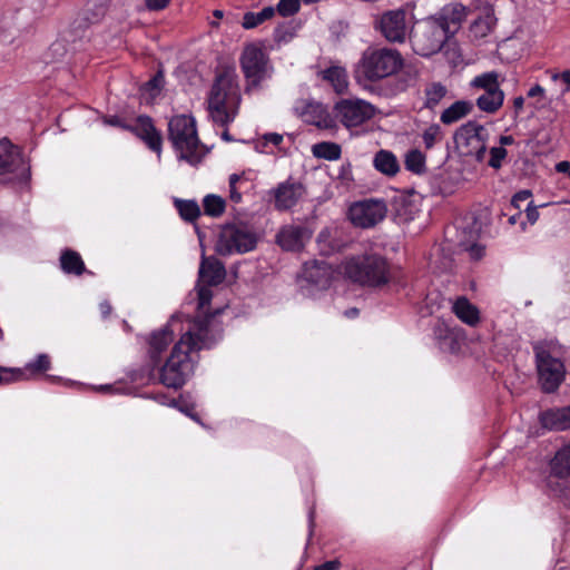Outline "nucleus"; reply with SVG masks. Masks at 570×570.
<instances>
[{
	"label": "nucleus",
	"mask_w": 570,
	"mask_h": 570,
	"mask_svg": "<svg viewBox=\"0 0 570 570\" xmlns=\"http://www.w3.org/2000/svg\"><path fill=\"white\" fill-rule=\"evenodd\" d=\"M105 12H106L105 8L100 6L99 7V12L90 21L91 22L98 21L99 18L105 14Z\"/></svg>",
	"instance_id": "nucleus-64"
},
{
	"label": "nucleus",
	"mask_w": 570,
	"mask_h": 570,
	"mask_svg": "<svg viewBox=\"0 0 570 570\" xmlns=\"http://www.w3.org/2000/svg\"><path fill=\"white\" fill-rule=\"evenodd\" d=\"M175 205L180 217L186 222H194L200 215V208L195 200L177 199Z\"/></svg>",
	"instance_id": "nucleus-39"
},
{
	"label": "nucleus",
	"mask_w": 570,
	"mask_h": 570,
	"mask_svg": "<svg viewBox=\"0 0 570 570\" xmlns=\"http://www.w3.org/2000/svg\"><path fill=\"white\" fill-rule=\"evenodd\" d=\"M375 111L371 102L360 98H343L333 106L335 121L338 120L348 130L371 120Z\"/></svg>",
	"instance_id": "nucleus-12"
},
{
	"label": "nucleus",
	"mask_w": 570,
	"mask_h": 570,
	"mask_svg": "<svg viewBox=\"0 0 570 570\" xmlns=\"http://www.w3.org/2000/svg\"><path fill=\"white\" fill-rule=\"evenodd\" d=\"M382 88L385 97H394L401 92L406 91L409 88L414 87L419 72L411 67H402L396 73H394Z\"/></svg>",
	"instance_id": "nucleus-21"
},
{
	"label": "nucleus",
	"mask_w": 570,
	"mask_h": 570,
	"mask_svg": "<svg viewBox=\"0 0 570 570\" xmlns=\"http://www.w3.org/2000/svg\"><path fill=\"white\" fill-rule=\"evenodd\" d=\"M340 564L337 560H330L315 566L313 570H338Z\"/></svg>",
	"instance_id": "nucleus-55"
},
{
	"label": "nucleus",
	"mask_w": 570,
	"mask_h": 570,
	"mask_svg": "<svg viewBox=\"0 0 570 570\" xmlns=\"http://www.w3.org/2000/svg\"><path fill=\"white\" fill-rule=\"evenodd\" d=\"M504 92L502 89L483 91L476 100V107L487 114H495L503 105Z\"/></svg>",
	"instance_id": "nucleus-29"
},
{
	"label": "nucleus",
	"mask_w": 570,
	"mask_h": 570,
	"mask_svg": "<svg viewBox=\"0 0 570 570\" xmlns=\"http://www.w3.org/2000/svg\"><path fill=\"white\" fill-rule=\"evenodd\" d=\"M538 381L544 393L556 392L566 379V366L563 362L552 356L547 346L542 343L533 345Z\"/></svg>",
	"instance_id": "nucleus-8"
},
{
	"label": "nucleus",
	"mask_w": 570,
	"mask_h": 570,
	"mask_svg": "<svg viewBox=\"0 0 570 570\" xmlns=\"http://www.w3.org/2000/svg\"><path fill=\"white\" fill-rule=\"evenodd\" d=\"M301 0H279L276 6V11L282 17H292L299 11Z\"/></svg>",
	"instance_id": "nucleus-44"
},
{
	"label": "nucleus",
	"mask_w": 570,
	"mask_h": 570,
	"mask_svg": "<svg viewBox=\"0 0 570 570\" xmlns=\"http://www.w3.org/2000/svg\"><path fill=\"white\" fill-rule=\"evenodd\" d=\"M473 102L469 100H458L445 108L440 116L443 125H452L470 115L473 110Z\"/></svg>",
	"instance_id": "nucleus-27"
},
{
	"label": "nucleus",
	"mask_w": 570,
	"mask_h": 570,
	"mask_svg": "<svg viewBox=\"0 0 570 570\" xmlns=\"http://www.w3.org/2000/svg\"><path fill=\"white\" fill-rule=\"evenodd\" d=\"M528 97L529 98H534V97H543L544 96V88L540 85H534L532 86L529 91H528Z\"/></svg>",
	"instance_id": "nucleus-57"
},
{
	"label": "nucleus",
	"mask_w": 570,
	"mask_h": 570,
	"mask_svg": "<svg viewBox=\"0 0 570 570\" xmlns=\"http://www.w3.org/2000/svg\"><path fill=\"white\" fill-rule=\"evenodd\" d=\"M175 322L176 318L171 317V320L163 328L155 331L149 335L147 355L149 362L151 363V368L149 370L147 377L154 373V370L160 363L163 353L174 341V332L171 326Z\"/></svg>",
	"instance_id": "nucleus-17"
},
{
	"label": "nucleus",
	"mask_w": 570,
	"mask_h": 570,
	"mask_svg": "<svg viewBox=\"0 0 570 570\" xmlns=\"http://www.w3.org/2000/svg\"><path fill=\"white\" fill-rule=\"evenodd\" d=\"M404 65L401 52L393 48H367L358 62L357 75L367 81L391 78Z\"/></svg>",
	"instance_id": "nucleus-5"
},
{
	"label": "nucleus",
	"mask_w": 570,
	"mask_h": 570,
	"mask_svg": "<svg viewBox=\"0 0 570 570\" xmlns=\"http://www.w3.org/2000/svg\"><path fill=\"white\" fill-rule=\"evenodd\" d=\"M345 316L346 317H355L357 314H358V309L357 308H351V309H347L345 311Z\"/></svg>",
	"instance_id": "nucleus-63"
},
{
	"label": "nucleus",
	"mask_w": 570,
	"mask_h": 570,
	"mask_svg": "<svg viewBox=\"0 0 570 570\" xmlns=\"http://www.w3.org/2000/svg\"><path fill=\"white\" fill-rule=\"evenodd\" d=\"M244 180L243 175L232 174L229 176V198L233 203L242 202V194L238 191L237 185Z\"/></svg>",
	"instance_id": "nucleus-46"
},
{
	"label": "nucleus",
	"mask_w": 570,
	"mask_h": 570,
	"mask_svg": "<svg viewBox=\"0 0 570 570\" xmlns=\"http://www.w3.org/2000/svg\"><path fill=\"white\" fill-rule=\"evenodd\" d=\"M99 309H100L102 317H107L111 313V305L109 304L108 301H104L100 303Z\"/></svg>",
	"instance_id": "nucleus-60"
},
{
	"label": "nucleus",
	"mask_w": 570,
	"mask_h": 570,
	"mask_svg": "<svg viewBox=\"0 0 570 570\" xmlns=\"http://www.w3.org/2000/svg\"><path fill=\"white\" fill-rule=\"evenodd\" d=\"M168 137L179 160L196 166L206 155V149L197 135L196 121L191 116H174L168 122Z\"/></svg>",
	"instance_id": "nucleus-4"
},
{
	"label": "nucleus",
	"mask_w": 570,
	"mask_h": 570,
	"mask_svg": "<svg viewBox=\"0 0 570 570\" xmlns=\"http://www.w3.org/2000/svg\"><path fill=\"white\" fill-rule=\"evenodd\" d=\"M489 156L488 166L493 169H500L508 156V151L501 146H493L489 150Z\"/></svg>",
	"instance_id": "nucleus-42"
},
{
	"label": "nucleus",
	"mask_w": 570,
	"mask_h": 570,
	"mask_svg": "<svg viewBox=\"0 0 570 570\" xmlns=\"http://www.w3.org/2000/svg\"><path fill=\"white\" fill-rule=\"evenodd\" d=\"M198 274L199 279L204 284L214 286L220 284L225 279L226 269L224 264L216 257H206L203 254Z\"/></svg>",
	"instance_id": "nucleus-22"
},
{
	"label": "nucleus",
	"mask_w": 570,
	"mask_h": 570,
	"mask_svg": "<svg viewBox=\"0 0 570 570\" xmlns=\"http://www.w3.org/2000/svg\"><path fill=\"white\" fill-rule=\"evenodd\" d=\"M551 79L553 81H561L564 86L562 89V92H569L570 91V70H563L562 72H554L551 75Z\"/></svg>",
	"instance_id": "nucleus-47"
},
{
	"label": "nucleus",
	"mask_w": 570,
	"mask_h": 570,
	"mask_svg": "<svg viewBox=\"0 0 570 570\" xmlns=\"http://www.w3.org/2000/svg\"><path fill=\"white\" fill-rule=\"evenodd\" d=\"M22 374L19 368L0 366V385L18 382Z\"/></svg>",
	"instance_id": "nucleus-45"
},
{
	"label": "nucleus",
	"mask_w": 570,
	"mask_h": 570,
	"mask_svg": "<svg viewBox=\"0 0 570 570\" xmlns=\"http://www.w3.org/2000/svg\"><path fill=\"white\" fill-rule=\"evenodd\" d=\"M274 40L278 43L287 41L286 30L284 26H279L274 30Z\"/></svg>",
	"instance_id": "nucleus-56"
},
{
	"label": "nucleus",
	"mask_w": 570,
	"mask_h": 570,
	"mask_svg": "<svg viewBox=\"0 0 570 570\" xmlns=\"http://www.w3.org/2000/svg\"><path fill=\"white\" fill-rule=\"evenodd\" d=\"M161 83H163V76L159 73L146 82V88L151 91L153 96H155L159 92Z\"/></svg>",
	"instance_id": "nucleus-49"
},
{
	"label": "nucleus",
	"mask_w": 570,
	"mask_h": 570,
	"mask_svg": "<svg viewBox=\"0 0 570 570\" xmlns=\"http://www.w3.org/2000/svg\"><path fill=\"white\" fill-rule=\"evenodd\" d=\"M323 78L330 81L336 94L342 95L348 88L347 75L344 69L332 67L324 71Z\"/></svg>",
	"instance_id": "nucleus-36"
},
{
	"label": "nucleus",
	"mask_w": 570,
	"mask_h": 570,
	"mask_svg": "<svg viewBox=\"0 0 570 570\" xmlns=\"http://www.w3.org/2000/svg\"><path fill=\"white\" fill-rule=\"evenodd\" d=\"M433 333L442 351L455 353L460 348L459 330L449 327L444 322H438Z\"/></svg>",
	"instance_id": "nucleus-25"
},
{
	"label": "nucleus",
	"mask_w": 570,
	"mask_h": 570,
	"mask_svg": "<svg viewBox=\"0 0 570 570\" xmlns=\"http://www.w3.org/2000/svg\"><path fill=\"white\" fill-rule=\"evenodd\" d=\"M203 206L206 215L218 217L225 212L226 203L223 197L210 194L204 198Z\"/></svg>",
	"instance_id": "nucleus-41"
},
{
	"label": "nucleus",
	"mask_w": 570,
	"mask_h": 570,
	"mask_svg": "<svg viewBox=\"0 0 570 570\" xmlns=\"http://www.w3.org/2000/svg\"><path fill=\"white\" fill-rule=\"evenodd\" d=\"M445 40L446 31L436 22H426L411 35L413 50L422 57L440 51Z\"/></svg>",
	"instance_id": "nucleus-16"
},
{
	"label": "nucleus",
	"mask_w": 570,
	"mask_h": 570,
	"mask_svg": "<svg viewBox=\"0 0 570 570\" xmlns=\"http://www.w3.org/2000/svg\"><path fill=\"white\" fill-rule=\"evenodd\" d=\"M126 129L139 137L149 149L158 154L161 153L163 138L160 132L154 126L153 119L148 116H139L134 125L126 126Z\"/></svg>",
	"instance_id": "nucleus-19"
},
{
	"label": "nucleus",
	"mask_w": 570,
	"mask_h": 570,
	"mask_svg": "<svg viewBox=\"0 0 570 570\" xmlns=\"http://www.w3.org/2000/svg\"><path fill=\"white\" fill-rule=\"evenodd\" d=\"M497 18L493 10L485 9L471 24L470 31L475 39L487 37L494 28Z\"/></svg>",
	"instance_id": "nucleus-30"
},
{
	"label": "nucleus",
	"mask_w": 570,
	"mask_h": 570,
	"mask_svg": "<svg viewBox=\"0 0 570 570\" xmlns=\"http://www.w3.org/2000/svg\"><path fill=\"white\" fill-rule=\"evenodd\" d=\"M405 169L415 175L426 173V156L417 148L407 150L404 155Z\"/></svg>",
	"instance_id": "nucleus-33"
},
{
	"label": "nucleus",
	"mask_w": 570,
	"mask_h": 570,
	"mask_svg": "<svg viewBox=\"0 0 570 570\" xmlns=\"http://www.w3.org/2000/svg\"><path fill=\"white\" fill-rule=\"evenodd\" d=\"M257 237L246 225L227 224L220 229L216 252L223 256L244 254L256 247Z\"/></svg>",
	"instance_id": "nucleus-11"
},
{
	"label": "nucleus",
	"mask_w": 570,
	"mask_h": 570,
	"mask_svg": "<svg viewBox=\"0 0 570 570\" xmlns=\"http://www.w3.org/2000/svg\"><path fill=\"white\" fill-rule=\"evenodd\" d=\"M532 196V193L528 189L518 191L511 199V206H513L517 209L521 208L522 203L529 200V198Z\"/></svg>",
	"instance_id": "nucleus-48"
},
{
	"label": "nucleus",
	"mask_w": 570,
	"mask_h": 570,
	"mask_svg": "<svg viewBox=\"0 0 570 570\" xmlns=\"http://www.w3.org/2000/svg\"><path fill=\"white\" fill-rule=\"evenodd\" d=\"M170 0H146V7L151 11H159L165 9Z\"/></svg>",
	"instance_id": "nucleus-51"
},
{
	"label": "nucleus",
	"mask_w": 570,
	"mask_h": 570,
	"mask_svg": "<svg viewBox=\"0 0 570 570\" xmlns=\"http://www.w3.org/2000/svg\"><path fill=\"white\" fill-rule=\"evenodd\" d=\"M525 215L528 218V222L530 224H534L539 218V212L535 206L532 205V202H530L525 207Z\"/></svg>",
	"instance_id": "nucleus-53"
},
{
	"label": "nucleus",
	"mask_w": 570,
	"mask_h": 570,
	"mask_svg": "<svg viewBox=\"0 0 570 570\" xmlns=\"http://www.w3.org/2000/svg\"><path fill=\"white\" fill-rule=\"evenodd\" d=\"M294 111L304 122L323 130H336L337 122L328 107L313 99H298L294 105Z\"/></svg>",
	"instance_id": "nucleus-15"
},
{
	"label": "nucleus",
	"mask_w": 570,
	"mask_h": 570,
	"mask_svg": "<svg viewBox=\"0 0 570 570\" xmlns=\"http://www.w3.org/2000/svg\"><path fill=\"white\" fill-rule=\"evenodd\" d=\"M342 272L353 283L367 287L386 285L392 277L391 265L380 254H364L346 258Z\"/></svg>",
	"instance_id": "nucleus-3"
},
{
	"label": "nucleus",
	"mask_w": 570,
	"mask_h": 570,
	"mask_svg": "<svg viewBox=\"0 0 570 570\" xmlns=\"http://www.w3.org/2000/svg\"><path fill=\"white\" fill-rule=\"evenodd\" d=\"M422 141L424 145V148L426 150L432 149L436 144L441 142L444 135L442 131V128L438 124H431L429 125L423 131H422Z\"/></svg>",
	"instance_id": "nucleus-40"
},
{
	"label": "nucleus",
	"mask_w": 570,
	"mask_h": 570,
	"mask_svg": "<svg viewBox=\"0 0 570 570\" xmlns=\"http://www.w3.org/2000/svg\"><path fill=\"white\" fill-rule=\"evenodd\" d=\"M548 485L553 495L559 498L568 509L564 514L568 520L564 540L570 542V442L562 446L552 459Z\"/></svg>",
	"instance_id": "nucleus-6"
},
{
	"label": "nucleus",
	"mask_w": 570,
	"mask_h": 570,
	"mask_svg": "<svg viewBox=\"0 0 570 570\" xmlns=\"http://www.w3.org/2000/svg\"><path fill=\"white\" fill-rule=\"evenodd\" d=\"M302 195L303 187L301 184L283 183L275 189V207L278 210H287L296 205Z\"/></svg>",
	"instance_id": "nucleus-24"
},
{
	"label": "nucleus",
	"mask_w": 570,
	"mask_h": 570,
	"mask_svg": "<svg viewBox=\"0 0 570 570\" xmlns=\"http://www.w3.org/2000/svg\"><path fill=\"white\" fill-rule=\"evenodd\" d=\"M448 89L441 82L428 83L424 88L423 107L430 110L435 109L446 96Z\"/></svg>",
	"instance_id": "nucleus-32"
},
{
	"label": "nucleus",
	"mask_w": 570,
	"mask_h": 570,
	"mask_svg": "<svg viewBox=\"0 0 570 570\" xmlns=\"http://www.w3.org/2000/svg\"><path fill=\"white\" fill-rule=\"evenodd\" d=\"M22 371L21 377L19 381H28L32 379L35 375L43 373L50 368V358L47 354H39L36 360L26 364L24 367H18Z\"/></svg>",
	"instance_id": "nucleus-34"
},
{
	"label": "nucleus",
	"mask_w": 570,
	"mask_h": 570,
	"mask_svg": "<svg viewBox=\"0 0 570 570\" xmlns=\"http://www.w3.org/2000/svg\"><path fill=\"white\" fill-rule=\"evenodd\" d=\"M387 206L383 199L367 198L354 202L348 208V218L355 227L372 228L386 216Z\"/></svg>",
	"instance_id": "nucleus-14"
},
{
	"label": "nucleus",
	"mask_w": 570,
	"mask_h": 570,
	"mask_svg": "<svg viewBox=\"0 0 570 570\" xmlns=\"http://www.w3.org/2000/svg\"><path fill=\"white\" fill-rule=\"evenodd\" d=\"M311 237V230L304 225L289 224L283 226L278 230L276 235V243L284 250L299 252L304 248L306 242H308Z\"/></svg>",
	"instance_id": "nucleus-18"
},
{
	"label": "nucleus",
	"mask_w": 570,
	"mask_h": 570,
	"mask_svg": "<svg viewBox=\"0 0 570 570\" xmlns=\"http://www.w3.org/2000/svg\"><path fill=\"white\" fill-rule=\"evenodd\" d=\"M489 138L488 128L476 121L463 124L453 136L454 144L462 155L473 157L479 163L485 158Z\"/></svg>",
	"instance_id": "nucleus-10"
},
{
	"label": "nucleus",
	"mask_w": 570,
	"mask_h": 570,
	"mask_svg": "<svg viewBox=\"0 0 570 570\" xmlns=\"http://www.w3.org/2000/svg\"><path fill=\"white\" fill-rule=\"evenodd\" d=\"M499 146L505 148V146H511L515 142L513 136L511 135H501L498 139Z\"/></svg>",
	"instance_id": "nucleus-58"
},
{
	"label": "nucleus",
	"mask_w": 570,
	"mask_h": 570,
	"mask_svg": "<svg viewBox=\"0 0 570 570\" xmlns=\"http://www.w3.org/2000/svg\"><path fill=\"white\" fill-rule=\"evenodd\" d=\"M239 62L246 79V91L259 89L262 83L272 77L273 67L269 59L264 50L256 45L245 47Z\"/></svg>",
	"instance_id": "nucleus-9"
},
{
	"label": "nucleus",
	"mask_w": 570,
	"mask_h": 570,
	"mask_svg": "<svg viewBox=\"0 0 570 570\" xmlns=\"http://www.w3.org/2000/svg\"><path fill=\"white\" fill-rule=\"evenodd\" d=\"M373 26L386 41L403 43L413 32V14L405 7L386 10L375 18Z\"/></svg>",
	"instance_id": "nucleus-7"
},
{
	"label": "nucleus",
	"mask_w": 570,
	"mask_h": 570,
	"mask_svg": "<svg viewBox=\"0 0 570 570\" xmlns=\"http://www.w3.org/2000/svg\"><path fill=\"white\" fill-rule=\"evenodd\" d=\"M446 299L439 292H431L424 299L425 308L429 314L439 312L445 304Z\"/></svg>",
	"instance_id": "nucleus-43"
},
{
	"label": "nucleus",
	"mask_w": 570,
	"mask_h": 570,
	"mask_svg": "<svg viewBox=\"0 0 570 570\" xmlns=\"http://www.w3.org/2000/svg\"><path fill=\"white\" fill-rule=\"evenodd\" d=\"M265 144L278 146L283 141V136L277 132H268L263 136Z\"/></svg>",
	"instance_id": "nucleus-54"
},
{
	"label": "nucleus",
	"mask_w": 570,
	"mask_h": 570,
	"mask_svg": "<svg viewBox=\"0 0 570 570\" xmlns=\"http://www.w3.org/2000/svg\"><path fill=\"white\" fill-rule=\"evenodd\" d=\"M106 122L111 125V126L121 127L124 129H126V126H127V125L122 124L121 120L118 117H111V118L107 119Z\"/></svg>",
	"instance_id": "nucleus-62"
},
{
	"label": "nucleus",
	"mask_w": 570,
	"mask_h": 570,
	"mask_svg": "<svg viewBox=\"0 0 570 570\" xmlns=\"http://www.w3.org/2000/svg\"><path fill=\"white\" fill-rule=\"evenodd\" d=\"M452 312L455 316L469 326H476L480 323V311L465 296L456 298L452 303Z\"/></svg>",
	"instance_id": "nucleus-26"
},
{
	"label": "nucleus",
	"mask_w": 570,
	"mask_h": 570,
	"mask_svg": "<svg viewBox=\"0 0 570 570\" xmlns=\"http://www.w3.org/2000/svg\"><path fill=\"white\" fill-rule=\"evenodd\" d=\"M210 297H212V292H210V289L208 287L200 286L198 288V299H199V305L202 307H204L205 305L209 304Z\"/></svg>",
	"instance_id": "nucleus-50"
},
{
	"label": "nucleus",
	"mask_w": 570,
	"mask_h": 570,
	"mask_svg": "<svg viewBox=\"0 0 570 570\" xmlns=\"http://www.w3.org/2000/svg\"><path fill=\"white\" fill-rule=\"evenodd\" d=\"M60 266L66 274L81 275L86 269L81 256L71 249L61 253Z\"/></svg>",
	"instance_id": "nucleus-31"
},
{
	"label": "nucleus",
	"mask_w": 570,
	"mask_h": 570,
	"mask_svg": "<svg viewBox=\"0 0 570 570\" xmlns=\"http://www.w3.org/2000/svg\"><path fill=\"white\" fill-rule=\"evenodd\" d=\"M208 333V322L202 320L194 322L193 326L181 335L159 370L161 384L177 390L186 383L194 373L195 360L193 353L203 348H210L214 344L209 340Z\"/></svg>",
	"instance_id": "nucleus-1"
},
{
	"label": "nucleus",
	"mask_w": 570,
	"mask_h": 570,
	"mask_svg": "<svg viewBox=\"0 0 570 570\" xmlns=\"http://www.w3.org/2000/svg\"><path fill=\"white\" fill-rule=\"evenodd\" d=\"M30 167L24 161L19 147L8 139L0 140V179L27 181Z\"/></svg>",
	"instance_id": "nucleus-13"
},
{
	"label": "nucleus",
	"mask_w": 570,
	"mask_h": 570,
	"mask_svg": "<svg viewBox=\"0 0 570 570\" xmlns=\"http://www.w3.org/2000/svg\"><path fill=\"white\" fill-rule=\"evenodd\" d=\"M238 76L233 68L220 70L209 91L207 104L210 118L216 125L227 126L233 122L240 105Z\"/></svg>",
	"instance_id": "nucleus-2"
},
{
	"label": "nucleus",
	"mask_w": 570,
	"mask_h": 570,
	"mask_svg": "<svg viewBox=\"0 0 570 570\" xmlns=\"http://www.w3.org/2000/svg\"><path fill=\"white\" fill-rule=\"evenodd\" d=\"M540 423L544 429L564 431L570 429V405L541 412Z\"/></svg>",
	"instance_id": "nucleus-23"
},
{
	"label": "nucleus",
	"mask_w": 570,
	"mask_h": 570,
	"mask_svg": "<svg viewBox=\"0 0 570 570\" xmlns=\"http://www.w3.org/2000/svg\"><path fill=\"white\" fill-rule=\"evenodd\" d=\"M275 14V8L274 7H265L259 12H252L248 11L244 14L242 27L246 30L254 29L265 22L266 20H269Z\"/></svg>",
	"instance_id": "nucleus-38"
},
{
	"label": "nucleus",
	"mask_w": 570,
	"mask_h": 570,
	"mask_svg": "<svg viewBox=\"0 0 570 570\" xmlns=\"http://www.w3.org/2000/svg\"><path fill=\"white\" fill-rule=\"evenodd\" d=\"M312 154L316 158L333 161L341 158L342 148L336 142L322 141L312 146Z\"/></svg>",
	"instance_id": "nucleus-35"
},
{
	"label": "nucleus",
	"mask_w": 570,
	"mask_h": 570,
	"mask_svg": "<svg viewBox=\"0 0 570 570\" xmlns=\"http://www.w3.org/2000/svg\"><path fill=\"white\" fill-rule=\"evenodd\" d=\"M556 170L558 173H563V174H570V163L569 161H560L556 165Z\"/></svg>",
	"instance_id": "nucleus-59"
},
{
	"label": "nucleus",
	"mask_w": 570,
	"mask_h": 570,
	"mask_svg": "<svg viewBox=\"0 0 570 570\" xmlns=\"http://www.w3.org/2000/svg\"><path fill=\"white\" fill-rule=\"evenodd\" d=\"M524 106V98L522 96H518L513 99V107L515 110V114L518 115Z\"/></svg>",
	"instance_id": "nucleus-61"
},
{
	"label": "nucleus",
	"mask_w": 570,
	"mask_h": 570,
	"mask_svg": "<svg viewBox=\"0 0 570 570\" xmlns=\"http://www.w3.org/2000/svg\"><path fill=\"white\" fill-rule=\"evenodd\" d=\"M470 87L483 91L501 89L499 73L497 71L480 73L470 81Z\"/></svg>",
	"instance_id": "nucleus-37"
},
{
	"label": "nucleus",
	"mask_w": 570,
	"mask_h": 570,
	"mask_svg": "<svg viewBox=\"0 0 570 570\" xmlns=\"http://www.w3.org/2000/svg\"><path fill=\"white\" fill-rule=\"evenodd\" d=\"M373 166L377 171L390 177L395 176L400 170V164L396 156L392 151L385 149H381L375 154Z\"/></svg>",
	"instance_id": "nucleus-28"
},
{
	"label": "nucleus",
	"mask_w": 570,
	"mask_h": 570,
	"mask_svg": "<svg viewBox=\"0 0 570 570\" xmlns=\"http://www.w3.org/2000/svg\"><path fill=\"white\" fill-rule=\"evenodd\" d=\"M470 257L474 261H479L484 256V247L478 244H473L468 248Z\"/></svg>",
	"instance_id": "nucleus-52"
},
{
	"label": "nucleus",
	"mask_w": 570,
	"mask_h": 570,
	"mask_svg": "<svg viewBox=\"0 0 570 570\" xmlns=\"http://www.w3.org/2000/svg\"><path fill=\"white\" fill-rule=\"evenodd\" d=\"M302 277L318 288H327L334 277V271L324 259H313L303 265Z\"/></svg>",
	"instance_id": "nucleus-20"
}]
</instances>
